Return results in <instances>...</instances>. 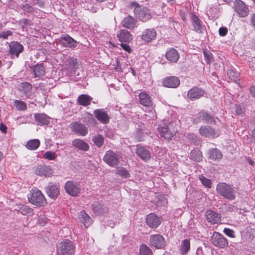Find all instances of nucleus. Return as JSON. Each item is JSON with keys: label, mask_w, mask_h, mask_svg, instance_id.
<instances>
[{"label": "nucleus", "mask_w": 255, "mask_h": 255, "mask_svg": "<svg viewBox=\"0 0 255 255\" xmlns=\"http://www.w3.org/2000/svg\"><path fill=\"white\" fill-rule=\"evenodd\" d=\"M216 191L228 200H233L236 198V191L232 185L224 182L219 183L217 185Z\"/></svg>", "instance_id": "obj_1"}, {"label": "nucleus", "mask_w": 255, "mask_h": 255, "mask_svg": "<svg viewBox=\"0 0 255 255\" xmlns=\"http://www.w3.org/2000/svg\"><path fill=\"white\" fill-rule=\"evenodd\" d=\"M29 203L38 207L45 206L47 203L40 190L37 188L32 189L27 195Z\"/></svg>", "instance_id": "obj_2"}, {"label": "nucleus", "mask_w": 255, "mask_h": 255, "mask_svg": "<svg viewBox=\"0 0 255 255\" xmlns=\"http://www.w3.org/2000/svg\"><path fill=\"white\" fill-rule=\"evenodd\" d=\"M75 252V246L73 243L66 240L57 246V253L59 255H73Z\"/></svg>", "instance_id": "obj_3"}, {"label": "nucleus", "mask_w": 255, "mask_h": 255, "mask_svg": "<svg viewBox=\"0 0 255 255\" xmlns=\"http://www.w3.org/2000/svg\"><path fill=\"white\" fill-rule=\"evenodd\" d=\"M134 6V13L136 18L143 22H146L151 18L149 9L146 7L141 6L137 3L133 4Z\"/></svg>", "instance_id": "obj_4"}, {"label": "nucleus", "mask_w": 255, "mask_h": 255, "mask_svg": "<svg viewBox=\"0 0 255 255\" xmlns=\"http://www.w3.org/2000/svg\"><path fill=\"white\" fill-rule=\"evenodd\" d=\"M103 159L106 164L112 167H116L120 163L119 154L117 152H114L112 150L106 151Z\"/></svg>", "instance_id": "obj_5"}, {"label": "nucleus", "mask_w": 255, "mask_h": 255, "mask_svg": "<svg viewBox=\"0 0 255 255\" xmlns=\"http://www.w3.org/2000/svg\"><path fill=\"white\" fill-rule=\"evenodd\" d=\"M211 241L215 246L220 248L223 249L228 246L227 239L222 234L218 232H214Z\"/></svg>", "instance_id": "obj_6"}, {"label": "nucleus", "mask_w": 255, "mask_h": 255, "mask_svg": "<svg viewBox=\"0 0 255 255\" xmlns=\"http://www.w3.org/2000/svg\"><path fill=\"white\" fill-rule=\"evenodd\" d=\"M149 242L152 246L158 249H162L165 245V239L160 234L150 235Z\"/></svg>", "instance_id": "obj_7"}, {"label": "nucleus", "mask_w": 255, "mask_h": 255, "mask_svg": "<svg viewBox=\"0 0 255 255\" xmlns=\"http://www.w3.org/2000/svg\"><path fill=\"white\" fill-rule=\"evenodd\" d=\"M138 102L140 104L147 108L148 111L152 110L153 104L151 97L146 92L142 91L139 94Z\"/></svg>", "instance_id": "obj_8"}, {"label": "nucleus", "mask_w": 255, "mask_h": 255, "mask_svg": "<svg viewBox=\"0 0 255 255\" xmlns=\"http://www.w3.org/2000/svg\"><path fill=\"white\" fill-rule=\"evenodd\" d=\"M199 132L201 135L208 138H216L219 136L218 131L209 126H202L199 128Z\"/></svg>", "instance_id": "obj_9"}, {"label": "nucleus", "mask_w": 255, "mask_h": 255, "mask_svg": "<svg viewBox=\"0 0 255 255\" xmlns=\"http://www.w3.org/2000/svg\"><path fill=\"white\" fill-rule=\"evenodd\" d=\"M234 5L236 11L240 17H245L249 14V8L243 1L236 0L234 2Z\"/></svg>", "instance_id": "obj_10"}, {"label": "nucleus", "mask_w": 255, "mask_h": 255, "mask_svg": "<svg viewBox=\"0 0 255 255\" xmlns=\"http://www.w3.org/2000/svg\"><path fill=\"white\" fill-rule=\"evenodd\" d=\"M204 94L203 89L195 86L189 90L187 98L191 101H195L202 97Z\"/></svg>", "instance_id": "obj_11"}, {"label": "nucleus", "mask_w": 255, "mask_h": 255, "mask_svg": "<svg viewBox=\"0 0 255 255\" xmlns=\"http://www.w3.org/2000/svg\"><path fill=\"white\" fill-rule=\"evenodd\" d=\"M23 50V46L18 42L13 41L9 44V54L11 58H18Z\"/></svg>", "instance_id": "obj_12"}, {"label": "nucleus", "mask_w": 255, "mask_h": 255, "mask_svg": "<svg viewBox=\"0 0 255 255\" xmlns=\"http://www.w3.org/2000/svg\"><path fill=\"white\" fill-rule=\"evenodd\" d=\"M34 172L36 175L40 176H49L52 173L51 167L44 164L35 167Z\"/></svg>", "instance_id": "obj_13"}, {"label": "nucleus", "mask_w": 255, "mask_h": 255, "mask_svg": "<svg viewBox=\"0 0 255 255\" xmlns=\"http://www.w3.org/2000/svg\"><path fill=\"white\" fill-rule=\"evenodd\" d=\"M190 17L191 20L193 30L199 33H203L204 27L202 25L201 21L199 17L195 14L191 13Z\"/></svg>", "instance_id": "obj_14"}, {"label": "nucleus", "mask_w": 255, "mask_h": 255, "mask_svg": "<svg viewBox=\"0 0 255 255\" xmlns=\"http://www.w3.org/2000/svg\"><path fill=\"white\" fill-rule=\"evenodd\" d=\"M95 118L102 124H106L109 122L110 117L104 109L95 110L94 112Z\"/></svg>", "instance_id": "obj_15"}, {"label": "nucleus", "mask_w": 255, "mask_h": 255, "mask_svg": "<svg viewBox=\"0 0 255 255\" xmlns=\"http://www.w3.org/2000/svg\"><path fill=\"white\" fill-rule=\"evenodd\" d=\"M205 217L207 221L212 224H218L221 222V215L210 210L205 212Z\"/></svg>", "instance_id": "obj_16"}, {"label": "nucleus", "mask_w": 255, "mask_h": 255, "mask_svg": "<svg viewBox=\"0 0 255 255\" xmlns=\"http://www.w3.org/2000/svg\"><path fill=\"white\" fill-rule=\"evenodd\" d=\"M135 152L141 159L144 161L148 160L151 157L150 153L147 148L141 144L136 146Z\"/></svg>", "instance_id": "obj_17"}, {"label": "nucleus", "mask_w": 255, "mask_h": 255, "mask_svg": "<svg viewBox=\"0 0 255 255\" xmlns=\"http://www.w3.org/2000/svg\"><path fill=\"white\" fill-rule=\"evenodd\" d=\"M148 226L152 228H157L161 224L160 218L153 213L148 214L146 218Z\"/></svg>", "instance_id": "obj_18"}, {"label": "nucleus", "mask_w": 255, "mask_h": 255, "mask_svg": "<svg viewBox=\"0 0 255 255\" xmlns=\"http://www.w3.org/2000/svg\"><path fill=\"white\" fill-rule=\"evenodd\" d=\"M165 57L167 60L171 62H176L180 58V55L176 49L173 48L167 49Z\"/></svg>", "instance_id": "obj_19"}, {"label": "nucleus", "mask_w": 255, "mask_h": 255, "mask_svg": "<svg viewBox=\"0 0 255 255\" xmlns=\"http://www.w3.org/2000/svg\"><path fill=\"white\" fill-rule=\"evenodd\" d=\"M117 37L121 43H129L132 39V35L126 29L121 30L117 33Z\"/></svg>", "instance_id": "obj_20"}, {"label": "nucleus", "mask_w": 255, "mask_h": 255, "mask_svg": "<svg viewBox=\"0 0 255 255\" xmlns=\"http://www.w3.org/2000/svg\"><path fill=\"white\" fill-rule=\"evenodd\" d=\"M180 85V80L175 76H170L165 78L163 81V85L164 87L175 88Z\"/></svg>", "instance_id": "obj_21"}, {"label": "nucleus", "mask_w": 255, "mask_h": 255, "mask_svg": "<svg viewBox=\"0 0 255 255\" xmlns=\"http://www.w3.org/2000/svg\"><path fill=\"white\" fill-rule=\"evenodd\" d=\"M156 32L154 29H146L142 33L141 39L146 42H150L155 39Z\"/></svg>", "instance_id": "obj_22"}, {"label": "nucleus", "mask_w": 255, "mask_h": 255, "mask_svg": "<svg viewBox=\"0 0 255 255\" xmlns=\"http://www.w3.org/2000/svg\"><path fill=\"white\" fill-rule=\"evenodd\" d=\"M66 191L73 196H77L79 193V188L75 184L71 181H67L65 185Z\"/></svg>", "instance_id": "obj_23"}, {"label": "nucleus", "mask_w": 255, "mask_h": 255, "mask_svg": "<svg viewBox=\"0 0 255 255\" xmlns=\"http://www.w3.org/2000/svg\"><path fill=\"white\" fill-rule=\"evenodd\" d=\"M59 187L56 184H49L47 188L46 193L51 198H56L59 194Z\"/></svg>", "instance_id": "obj_24"}, {"label": "nucleus", "mask_w": 255, "mask_h": 255, "mask_svg": "<svg viewBox=\"0 0 255 255\" xmlns=\"http://www.w3.org/2000/svg\"><path fill=\"white\" fill-rule=\"evenodd\" d=\"M31 69L32 70L35 78L41 77L44 76L45 73V67L42 64H37L32 66Z\"/></svg>", "instance_id": "obj_25"}, {"label": "nucleus", "mask_w": 255, "mask_h": 255, "mask_svg": "<svg viewBox=\"0 0 255 255\" xmlns=\"http://www.w3.org/2000/svg\"><path fill=\"white\" fill-rule=\"evenodd\" d=\"M209 159L214 161H219L222 158L223 154L221 151L216 148H211L208 151Z\"/></svg>", "instance_id": "obj_26"}, {"label": "nucleus", "mask_w": 255, "mask_h": 255, "mask_svg": "<svg viewBox=\"0 0 255 255\" xmlns=\"http://www.w3.org/2000/svg\"><path fill=\"white\" fill-rule=\"evenodd\" d=\"M34 117L39 125H47L49 123V118L45 114H35Z\"/></svg>", "instance_id": "obj_27"}, {"label": "nucleus", "mask_w": 255, "mask_h": 255, "mask_svg": "<svg viewBox=\"0 0 255 255\" xmlns=\"http://www.w3.org/2000/svg\"><path fill=\"white\" fill-rule=\"evenodd\" d=\"M159 132L160 136L167 140H171L173 136V133L169 130L167 126L164 125V127L160 126L158 127Z\"/></svg>", "instance_id": "obj_28"}, {"label": "nucleus", "mask_w": 255, "mask_h": 255, "mask_svg": "<svg viewBox=\"0 0 255 255\" xmlns=\"http://www.w3.org/2000/svg\"><path fill=\"white\" fill-rule=\"evenodd\" d=\"M198 119L199 120L204 121L209 124H213L215 122V118L205 111H201L198 113Z\"/></svg>", "instance_id": "obj_29"}, {"label": "nucleus", "mask_w": 255, "mask_h": 255, "mask_svg": "<svg viewBox=\"0 0 255 255\" xmlns=\"http://www.w3.org/2000/svg\"><path fill=\"white\" fill-rule=\"evenodd\" d=\"M61 41L65 47H75L76 42L68 35H63L61 37Z\"/></svg>", "instance_id": "obj_30"}, {"label": "nucleus", "mask_w": 255, "mask_h": 255, "mask_svg": "<svg viewBox=\"0 0 255 255\" xmlns=\"http://www.w3.org/2000/svg\"><path fill=\"white\" fill-rule=\"evenodd\" d=\"M136 22V19L130 16H128L124 18L122 22V24L124 27L128 29H131L135 25Z\"/></svg>", "instance_id": "obj_31"}, {"label": "nucleus", "mask_w": 255, "mask_h": 255, "mask_svg": "<svg viewBox=\"0 0 255 255\" xmlns=\"http://www.w3.org/2000/svg\"><path fill=\"white\" fill-rule=\"evenodd\" d=\"M32 85L28 82H22L20 85V90L23 92L27 98L31 95Z\"/></svg>", "instance_id": "obj_32"}, {"label": "nucleus", "mask_w": 255, "mask_h": 255, "mask_svg": "<svg viewBox=\"0 0 255 255\" xmlns=\"http://www.w3.org/2000/svg\"><path fill=\"white\" fill-rule=\"evenodd\" d=\"M190 249V240L185 239L183 240L180 246L179 250L181 254L185 255H186Z\"/></svg>", "instance_id": "obj_33"}, {"label": "nucleus", "mask_w": 255, "mask_h": 255, "mask_svg": "<svg viewBox=\"0 0 255 255\" xmlns=\"http://www.w3.org/2000/svg\"><path fill=\"white\" fill-rule=\"evenodd\" d=\"M92 222L91 218L84 211L81 212V223H82L86 228L89 227Z\"/></svg>", "instance_id": "obj_34"}, {"label": "nucleus", "mask_w": 255, "mask_h": 255, "mask_svg": "<svg viewBox=\"0 0 255 255\" xmlns=\"http://www.w3.org/2000/svg\"><path fill=\"white\" fill-rule=\"evenodd\" d=\"M93 211L97 216L103 215L108 212V209L106 206L99 204L96 206H94Z\"/></svg>", "instance_id": "obj_35"}, {"label": "nucleus", "mask_w": 255, "mask_h": 255, "mask_svg": "<svg viewBox=\"0 0 255 255\" xmlns=\"http://www.w3.org/2000/svg\"><path fill=\"white\" fill-rule=\"evenodd\" d=\"M40 144V142L38 139H30L27 141L25 147L29 150H34L38 148Z\"/></svg>", "instance_id": "obj_36"}, {"label": "nucleus", "mask_w": 255, "mask_h": 255, "mask_svg": "<svg viewBox=\"0 0 255 255\" xmlns=\"http://www.w3.org/2000/svg\"><path fill=\"white\" fill-rule=\"evenodd\" d=\"M13 105L18 111H25L27 108L26 103L21 100H15Z\"/></svg>", "instance_id": "obj_37"}, {"label": "nucleus", "mask_w": 255, "mask_h": 255, "mask_svg": "<svg viewBox=\"0 0 255 255\" xmlns=\"http://www.w3.org/2000/svg\"><path fill=\"white\" fill-rule=\"evenodd\" d=\"M190 158L195 161L200 162L202 159L201 152L198 150H193L190 153Z\"/></svg>", "instance_id": "obj_38"}, {"label": "nucleus", "mask_w": 255, "mask_h": 255, "mask_svg": "<svg viewBox=\"0 0 255 255\" xmlns=\"http://www.w3.org/2000/svg\"><path fill=\"white\" fill-rule=\"evenodd\" d=\"M92 99L93 98L91 96L88 95H81V105L83 106L90 105Z\"/></svg>", "instance_id": "obj_39"}, {"label": "nucleus", "mask_w": 255, "mask_h": 255, "mask_svg": "<svg viewBox=\"0 0 255 255\" xmlns=\"http://www.w3.org/2000/svg\"><path fill=\"white\" fill-rule=\"evenodd\" d=\"M227 75L229 79L236 81L239 77V73L234 69H229L227 71Z\"/></svg>", "instance_id": "obj_40"}, {"label": "nucleus", "mask_w": 255, "mask_h": 255, "mask_svg": "<svg viewBox=\"0 0 255 255\" xmlns=\"http://www.w3.org/2000/svg\"><path fill=\"white\" fill-rule=\"evenodd\" d=\"M152 251L145 245L142 244L140 246L139 255H152Z\"/></svg>", "instance_id": "obj_41"}, {"label": "nucleus", "mask_w": 255, "mask_h": 255, "mask_svg": "<svg viewBox=\"0 0 255 255\" xmlns=\"http://www.w3.org/2000/svg\"><path fill=\"white\" fill-rule=\"evenodd\" d=\"M93 140L94 143L99 147H101L104 141V138L103 136L101 134H98L94 136Z\"/></svg>", "instance_id": "obj_42"}, {"label": "nucleus", "mask_w": 255, "mask_h": 255, "mask_svg": "<svg viewBox=\"0 0 255 255\" xmlns=\"http://www.w3.org/2000/svg\"><path fill=\"white\" fill-rule=\"evenodd\" d=\"M117 173L120 176L124 178H128L130 176L129 173L128 171L124 167H120L117 170Z\"/></svg>", "instance_id": "obj_43"}, {"label": "nucleus", "mask_w": 255, "mask_h": 255, "mask_svg": "<svg viewBox=\"0 0 255 255\" xmlns=\"http://www.w3.org/2000/svg\"><path fill=\"white\" fill-rule=\"evenodd\" d=\"M33 211V209H31V208L29 207L28 206H24V205L22 206L20 208L19 210H18V211L22 215H25L27 214L32 213Z\"/></svg>", "instance_id": "obj_44"}, {"label": "nucleus", "mask_w": 255, "mask_h": 255, "mask_svg": "<svg viewBox=\"0 0 255 255\" xmlns=\"http://www.w3.org/2000/svg\"><path fill=\"white\" fill-rule=\"evenodd\" d=\"M71 131L75 133H78L80 132V124L77 122L72 123L70 126Z\"/></svg>", "instance_id": "obj_45"}, {"label": "nucleus", "mask_w": 255, "mask_h": 255, "mask_svg": "<svg viewBox=\"0 0 255 255\" xmlns=\"http://www.w3.org/2000/svg\"><path fill=\"white\" fill-rule=\"evenodd\" d=\"M199 179L201 181L202 184L204 185L205 186H206L207 188L211 187L212 183L210 179H209L203 176H200Z\"/></svg>", "instance_id": "obj_46"}, {"label": "nucleus", "mask_w": 255, "mask_h": 255, "mask_svg": "<svg viewBox=\"0 0 255 255\" xmlns=\"http://www.w3.org/2000/svg\"><path fill=\"white\" fill-rule=\"evenodd\" d=\"M56 157L55 153L50 151H46L43 155V158L48 160H54Z\"/></svg>", "instance_id": "obj_47"}, {"label": "nucleus", "mask_w": 255, "mask_h": 255, "mask_svg": "<svg viewBox=\"0 0 255 255\" xmlns=\"http://www.w3.org/2000/svg\"><path fill=\"white\" fill-rule=\"evenodd\" d=\"M223 232L225 235L230 238L235 237V232L230 229L225 228L223 230Z\"/></svg>", "instance_id": "obj_48"}, {"label": "nucleus", "mask_w": 255, "mask_h": 255, "mask_svg": "<svg viewBox=\"0 0 255 255\" xmlns=\"http://www.w3.org/2000/svg\"><path fill=\"white\" fill-rule=\"evenodd\" d=\"M245 108L241 106H236V113L239 116L243 117L244 115Z\"/></svg>", "instance_id": "obj_49"}, {"label": "nucleus", "mask_w": 255, "mask_h": 255, "mask_svg": "<svg viewBox=\"0 0 255 255\" xmlns=\"http://www.w3.org/2000/svg\"><path fill=\"white\" fill-rule=\"evenodd\" d=\"M12 34V32L10 30L2 31V32H0V37L2 38L5 39H7V38L9 36H10Z\"/></svg>", "instance_id": "obj_50"}, {"label": "nucleus", "mask_w": 255, "mask_h": 255, "mask_svg": "<svg viewBox=\"0 0 255 255\" xmlns=\"http://www.w3.org/2000/svg\"><path fill=\"white\" fill-rule=\"evenodd\" d=\"M23 10L27 12H32L34 10L33 7L28 3L23 5Z\"/></svg>", "instance_id": "obj_51"}, {"label": "nucleus", "mask_w": 255, "mask_h": 255, "mask_svg": "<svg viewBox=\"0 0 255 255\" xmlns=\"http://www.w3.org/2000/svg\"><path fill=\"white\" fill-rule=\"evenodd\" d=\"M228 30L226 27H221L219 29V34L221 36H225L227 35Z\"/></svg>", "instance_id": "obj_52"}, {"label": "nucleus", "mask_w": 255, "mask_h": 255, "mask_svg": "<svg viewBox=\"0 0 255 255\" xmlns=\"http://www.w3.org/2000/svg\"><path fill=\"white\" fill-rule=\"evenodd\" d=\"M253 232H254L252 229L250 228L249 229H248V231L246 233V236L248 239L250 240H252L253 239L254 237V234Z\"/></svg>", "instance_id": "obj_53"}, {"label": "nucleus", "mask_w": 255, "mask_h": 255, "mask_svg": "<svg viewBox=\"0 0 255 255\" xmlns=\"http://www.w3.org/2000/svg\"><path fill=\"white\" fill-rule=\"evenodd\" d=\"M121 47L124 49L125 51L130 53L131 51V48L129 45L126 42H123L121 44Z\"/></svg>", "instance_id": "obj_54"}, {"label": "nucleus", "mask_w": 255, "mask_h": 255, "mask_svg": "<svg viewBox=\"0 0 255 255\" xmlns=\"http://www.w3.org/2000/svg\"><path fill=\"white\" fill-rule=\"evenodd\" d=\"M89 149V145L88 143L81 140V150L87 151Z\"/></svg>", "instance_id": "obj_55"}, {"label": "nucleus", "mask_w": 255, "mask_h": 255, "mask_svg": "<svg viewBox=\"0 0 255 255\" xmlns=\"http://www.w3.org/2000/svg\"><path fill=\"white\" fill-rule=\"evenodd\" d=\"M69 62L72 63L73 67L74 69L78 68L77 59L73 58L69 59Z\"/></svg>", "instance_id": "obj_56"}, {"label": "nucleus", "mask_w": 255, "mask_h": 255, "mask_svg": "<svg viewBox=\"0 0 255 255\" xmlns=\"http://www.w3.org/2000/svg\"><path fill=\"white\" fill-rule=\"evenodd\" d=\"M88 133L87 128L81 124V135L84 136Z\"/></svg>", "instance_id": "obj_57"}, {"label": "nucleus", "mask_w": 255, "mask_h": 255, "mask_svg": "<svg viewBox=\"0 0 255 255\" xmlns=\"http://www.w3.org/2000/svg\"><path fill=\"white\" fill-rule=\"evenodd\" d=\"M7 128L6 126L3 123H1L0 124V130L4 133H6L7 132Z\"/></svg>", "instance_id": "obj_58"}, {"label": "nucleus", "mask_w": 255, "mask_h": 255, "mask_svg": "<svg viewBox=\"0 0 255 255\" xmlns=\"http://www.w3.org/2000/svg\"><path fill=\"white\" fill-rule=\"evenodd\" d=\"M72 144L74 146L80 149V139H75L73 140Z\"/></svg>", "instance_id": "obj_59"}, {"label": "nucleus", "mask_w": 255, "mask_h": 255, "mask_svg": "<svg viewBox=\"0 0 255 255\" xmlns=\"http://www.w3.org/2000/svg\"><path fill=\"white\" fill-rule=\"evenodd\" d=\"M251 23L253 27L255 28V13L252 14L251 15Z\"/></svg>", "instance_id": "obj_60"}, {"label": "nucleus", "mask_w": 255, "mask_h": 255, "mask_svg": "<svg viewBox=\"0 0 255 255\" xmlns=\"http://www.w3.org/2000/svg\"><path fill=\"white\" fill-rule=\"evenodd\" d=\"M250 92L251 95L255 98V86H252L250 88Z\"/></svg>", "instance_id": "obj_61"}, {"label": "nucleus", "mask_w": 255, "mask_h": 255, "mask_svg": "<svg viewBox=\"0 0 255 255\" xmlns=\"http://www.w3.org/2000/svg\"><path fill=\"white\" fill-rule=\"evenodd\" d=\"M107 7L109 8L110 9H113L115 7V4L113 3H109L107 5Z\"/></svg>", "instance_id": "obj_62"}, {"label": "nucleus", "mask_w": 255, "mask_h": 255, "mask_svg": "<svg viewBox=\"0 0 255 255\" xmlns=\"http://www.w3.org/2000/svg\"><path fill=\"white\" fill-rule=\"evenodd\" d=\"M108 225L109 226H110L111 228H114L115 224L114 222H113L112 221H109L108 223Z\"/></svg>", "instance_id": "obj_63"}, {"label": "nucleus", "mask_w": 255, "mask_h": 255, "mask_svg": "<svg viewBox=\"0 0 255 255\" xmlns=\"http://www.w3.org/2000/svg\"><path fill=\"white\" fill-rule=\"evenodd\" d=\"M106 135L110 138L112 137L113 136V135L112 133H110V134H109L108 132L106 133Z\"/></svg>", "instance_id": "obj_64"}]
</instances>
